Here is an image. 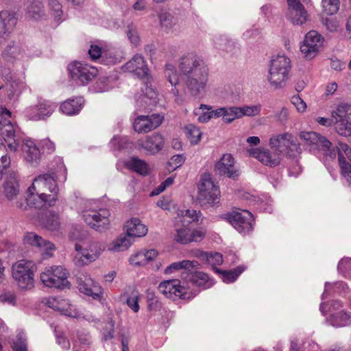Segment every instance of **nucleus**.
I'll use <instances>...</instances> for the list:
<instances>
[{
	"mask_svg": "<svg viewBox=\"0 0 351 351\" xmlns=\"http://www.w3.org/2000/svg\"><path fill=\"white\" fill-rule=\"evenodd\" d=\"M304 144L311 152L322 151L331 159L338 155L339 163L342 176L351 184V165L346 160V157L351 161V148L346 143L339 142L335 147H331V143L324 136L315 132H301L299 134Z\"/></svg>",
	"mask_w": 351,
	"mask_h": 351,
	"instance_id": "f257e3e1",
	"label": "nucleus"
},
{
	"mask_svg": "<svg viewBox=\"0 0 351 351\" xmlns=\"http://www.w3.org/2000/svg\"><path fill=\"white\" fill-rule=\"evenodd\" d=\"M269 145L271 151L259 147L248 149L247 152L263 165L272 167L280 164L282 156H293L300 149L299 143L289 132L273 135L269 138Z\"/></svg>",
	"mask_w": 351,
	"mask_h": 351,
	"instance_id": "f03ea898",
	"label": "nucleus"
},
{
	"mask_svg": "<svg viewBox=\"0 0 351 351\" xmlns=\"http://www.w3.org/2000/svg\"><path fill=\"white\" fill-rule=\"evenodd\" d=\"M179 68L186 77V86L190 94L194 97L202 96L209 79L207 65L195 54L188 53L180 58Z\"/></svg>",
	"mask_w": 351,
	"mask_h": 351,
	"instance_id": "7ed1b4c3",
	"label": "nucleus"
},
{
	"mask_svg": "<svg viewBox=\"0 0 351 351\" xmlns=\"http://www.w3.org/2000/svg\"><path fill=\"white\" fill-rule=\"evenodd\" d=\"M58 187L53 175L40 174L36 177L26 192V202L29 206L41 208L52 206L58 198Z\"/></svg>",
	"mask_w": 351,
	"mask_h": 351,
	"instance_id": "20e7f679",
	"label": "nucleus"
},
{
	"mask_svg": "<svg viewBox=\"0 0 351 351\" xmlns=\"http://www.w3.org/2000/svg\"><path fill=\"white\" fill-rule=\"evenodd\" d=\"M78 210L84 222L91 228L101 232L108 228L110 212L106 208H99L97 201L81 199Z\"/></svg>",
	"mask_w": 351,
	"mask_h": 351,
	"instance_id": "39448f33",
	"label": "nucleus"
},
{
	"mask_svg": "<svg viewBox=\"0 0 351 351\" xmlns=\"http://www.w3.org/2000/svg\"><path fill=\"white\" fill-rule=\"evenodd\" d=\"M201 216L200 211L195 210H179L177 221L183 227L177 228L175 240L180 243L186 244L190 242H198L203 239L205 232L202 230H191L188 226L192 222L197 221Z\"/></svg>",
	"mask_w": 351,
	"mask_h": 351,
	"instance_id": "423d86ee",
	"label": "nucleus"
},
{
	"mask_svg": "<svg viewBox=\"0 0 351 351\" xmlns=\"http://www.w3.org/2000/svg\"><path fill=\"white\" fill-rule=\"evenodd\" d=\"M291 69V62L287 56L281 54L274 56L269 62L267 77L270 86L275 89L285 87Z\"/></svg>",
	"mask_w": 351,
	"mask_h": 351,
	"instance_id": "0eeeda50",
	"label": "nucleus"
},
{
	"mask_svg": "<svg viewBox=\"0 0 351 351\" xmlns=\"http://www.w3.org/2000/svg\"><path fill=\"white\" fill-rule=\"evenodd\" d=\"M75 264L79 266L87 265L95 262L105 250V245L100 241L87 239L75 243Z\"/></svg>",
	"mask_w": 351,
	"mask_h": 351,
	"instance_id": "6e6552de",
	"label": "nucleus"
},
{
	"mask_svg": "<svg viewBox=\"0 0 351 351\" xmlns=\"http://www.w3.org/2000/svg\"><path fill=\"white\" fill-rule=\"evenodd\" d=\"M68 271L62 266H49L45 267L40 278L43 285L48 287L57 289L69 288Z\"/></svg>",
	"mask_w": 351,
	"mask_h": 351,
	"instance_id": "1a4fd4ad",
	"label": "nucleus"
},
{
	"mask_svg": "<svg viewBox=\"0 0 351 351\" xmlns=\"http://www.w3.org/2000/svg\"><path fill=\"white\" fill-rule=\"evenodd\" d=\"M159 291L167 298L176 300L178 299H189L192 291L190 285L186 280L172 279L161 282L158 286Z\"/></svg>",
	"mask_w": 351,
	"mask_h": 351,
	"instance_id": "9d476101",
	"label": "nucleus"
},
{
	"mask_svg": "<svg viewBox=\"0 0 351 351\" xmlns=\"http://www.w3.org/2000/svg\"><path fill=\"white\" fill-rule=\"evenodd\" d=\"M34 265L32 262L21 260L12 267V274L18 286L23 289L34 287Z\"/></svg>",
	"mask_w": 351,
	"mask_h": 351,
	"instance_id": "9b49d317",
	"label": "nucleus"
},
{
	"mask_svg": "<svg viewBox=\"0 0 351 351\" xmlns=\"http://www.w3.org/2000/svg\"><path fill=\"white\" fill-rule=\"evenodd\" d=\"M336 132L345 136H351V105L342 103L332 112Z\"/></svg>",
	"mask_w": 351,
	"mask_h": 351,
	"instance_id": "f8f14e48",
	"label": "nucleus"
},
{
	"mask_svg": "<svg viewBox=\"0 0 351 351\" xmlns=\"http://www.w3.org/2000/svg\"><path fill=\"white\" fill-rule=\"evenodd\" d=\"M46 305L70 317L77 319H86L88 321L92 320L90 315H85L78 311L75 306L71 304L68 300L60 296L48 298L46 300Z\"/></svg>",
	"mask_w": 351,
	"mask_h": 351,
	"instance_id": "ddd939ff",
	"label": "nucleus"
},
{
	"mask_svg": "<svg viewBox=\"0 0 351 351\" xmlns=\"http://www.w3.org/2000/svg\"><path fill=\"white\" fill-rule=\"evenodd\" d=\"M30 56L26 47L15 41L10 42L1 52V57L8 66L21 64L28 60Z\"/></svg>",
	"mask_w": 351,
	"mask_h": 351,
	"instance_id": "4468645a",
	"label": "nucleus"
},
{
	"mask_svg": "<svg viewBox=\"0 0 351 351\" xmlns=\"http://www.w3.org/2000/svg\"><path fill=\"white\" fill-rule=\"evenodd\" d=\"M68 70L72 80L80 85L88 84L98 73L96 67L80 62L70 64Z\"/></svg>",
	"mask_w": 351,
	"mask_h": 351,
	"instance_id": "2eb2a0df",
	"label": "nucleus"
},
{
	"mask_svg": "<svg viewBox=\"0 0 351 351\" xmlns=\"http://www.w3.org/2000/svg\"><path fill=\"white\" fill-rule=\"evenodd\" d=\"M224 219L239 233H249L253 228V215L247 210L232 211L225 215Z\"/></svg>",
	"mask_w": 351,
	"mask_h": 351,
	"instance_id": "dca6fc26",
	"label": "nucleus"
},
{
	"mask_svg": "<svg viewBox=\"0 0 351 351\" xmlns=\"http://www.w3.org/2000/svg\"><path fill=\"white\" fill-rule=\"evenodd\" d=\"M198 195L201 201L210 204H214L219 199L220 191L208 173H204L200 178L198 186Z\"/></svg>",
	"mask_w": 351,
	"mask_h": 351,
	"instance_id": "f3484780",
	"label": "nucleus"
},
{
	"mask_svg": "<svg viewBox=\"0 0 351 351\" xmlns=\"http://www.w3.org/2000/svg\"><path fill=\"white\" fill-rule=\"evenodd\" d=\"M324 37L315 30L308 32L300 45V51L306 59L315 58L323 46Z\"/></svg>",
	"mask_w": 351,
	"mask_h": 351,
	"instance_id": "a211bd4d",
	"label": "nucleus"
},
{
	"mask_svg": "<svg viewBox=\"0 0 351 351\" xmlns=\"http://www.w3.org/2000/svg\"><path fill=\"white\" fill-rule=\"evenodd\" d=\"M23 243L25 245L37 248L41 252L43 258L51 257L56 250L55 245L53 243L34 232H28L25 234Z\"/></svg>",
	"mask_w": 351,
	"mask_h": 351,
	"instance_id": "6ab92c4d",
	"label": "nucleus"
},
{
	"mask_svg": "<svg viewBox=\"0 0 351 351\" xmlns=\"http://www.w3.org/2000/svg\"><path fill=\"white\" fill-rule=\"evenodd\" d=\"M56 106L47 100L39 101L37 105L31 106L25 110V117L29 120L38 121L49 117Z\"/></svg>",
	"mask_w": 351,
	"mask_h": 351,
	"instance_id": "aec40b11",
	"label": "nucleus"
},
{
	"mask_svg": "<svg viewBox=\"0 0 351 351\" xmlns=\"http://www.w3.org/2000/svg\"><path fill=\"white\" fill-rule=\"evenodd\" d=\"M164 120V117L159 114L149 116H138L134 121V129L138 133H147L158 128Z\"/></svg>",
	"mask_w": 351,
	"mask_h": 351,
	"instance_id": "412c9836",
	"label": "nucleus"
},
{
	"mask_svg": "<svg viewBox=\"0 0 351 351\" xmlns=\"http://www.w3.org/2000/svg\"><path fill=\"white\" fill-rule=\"evenodd\" d=\"M288 8L286 12L287 19L293 25H302L306 21L308 14L300 0H287Z\"/></svg>",
	"mask_w": 351,
	"mask_h": 351,
	"instance_id": "4be33fe9",
	"label": "nucleus"
},
{
	"mask_svg": "<svg viewBox=\"0 0 351 351\" xmlns=\"http://www.w3.org/2000/svg\"><path fill=\"white\" fill-rule=\"evenodd\" d=\"M234 158L230 154H225L216 162L215 171L220 176L235 179L239 176V172L234 166Z\"/></svg>",
	"mask_w": 351,
	"mask_h": 351,
	"instance_id": "5701e85b",
	"label": "nucleus"
},
{
	"mask_svg": "<svg viewBox=\"0 0 351 351\" xmlns=\"http://www.w3.org/2000/svg\"><path fill=\"white\" fill-rule=\"evenodd\" d=\"M125 71L133 73L141 79L149 78V70L144 58L134 55L123 66Z\"/></svg>",
	"mask_w": 351,
	"mask_h": 351,
	"instance_id": "b1692460",
	"label": "nucleus"
},
{
	"mask_svg": "<svg viewBox=\"0 0 351 351\" xmlns=\"http://www.w3.org/2000/svg\"><path fill=\"white\" fill-rule=\"evenodd\" d=\"M3 193L8 201L16 199L20 193L19 176L16 171L10 172L3 184Z\"/></svg>",
	"mask_w": 351,
	"mask_h": 351,
	"instance_id": "393cba45",
	"label": "nucleus"
},
{
	"mask_svg": "<svg viewBox=\"0 0 351 351\" xmlns=\"http://www.w3.org/2000/svg\"><path fill=\"white\" fill-rule=\"evenodd\" d=\"M79 290L81 293L91 297L93 300L101 302L104 299V289L91 278H87L79 284Z\"/></svg>",
	"mask_w": 351,
	"mask_h": 351,
	"instance_id": "a878e982",
	"label": "nucleus"
},
{
	"mask_svg": "<svg viewBox=\"0 0 351 351\" xmlns=\"http://www.w3.org/2000/svg\"><path fill=\"white\" fill-rule=\"evenodd\" d=\"M197 269H193L187 273V278L186 283L190 285V291H191L192 287L196 285L202 287L203 289H208L214 285V281L211 279L208 274L197 271Z\"/></svg>",
	"mask_w": 351,
	"mask_h": 351,
	"instance_id": "bb28decb",
	"label": "nucleus"
},
{
	"mask_svg": "<svg viewBox=\"0 0 351 351\" xmlns=\"http://www.w3.org/2000/svg\"><path fill=\"white\" fill-rule=\"evenodd\" d=\"M16 23V19L8 11L0 12V44L6 40Z\"/></svg>",
	"mask_w": 351,
	"mask_h": 351,
	"instance_id": "cd10ccee",
	"label": "nucleus"
},
{
	"mask_svg": "<svg viewBox=\"0 0 351 351\" xmlns=\"http://www.w3.org/2000/svg\"><path fill=\"white\" fill-rule=\"evenodd\" d=\"M138 145L141 147L149 154H154L162 149L164 138L162 136L159 134H154L152 136H147L145 140H139L138 141Z\"/></svg>",
	"mask_w": 351,
	"mask_h": 351,
	"instance_id": "c85d7f7f",
	"label": "nucleus"
},
{
	"mask_svg": "<svg viewBox=\"0 0 351 351\" xmlns=\"http://www.w3.org/2000/svg\"><path fill=\"white\" fill-rule=\"evenodd\" d=\"M199 264L196 261L183 260L182 261L175 262L171 263L165 269V274H171L176 271L183 269L182 279L185 280L187 278V273L193 269H197Z\"/></svg>",
	"mask_w": 351,
	"mask_h": 351,
	"instance_id": "c756f323",
	"label": "nucleus"
},
{
	"mask_svg": "<svg viewBox=\"0 0 351 351\" xmlns=\"http://www.w3.org/2000/svg\"><path fill=\"white\" fill-rule=\"evenodd\" d=\"M125 234L131 237H141L148 231L147 226L138 218H132L125 224Z\"/></svg>",
	"mask_w": 351,
	"mask_h": 351,
	"instance_id": "7c9ffc66",
	"label": "nucleus"
},
{
	"mask_svg": "<svg viewBox=\"0 0 351 351\" xmlns=\"http://www.w3.org/2000/svg\"><path fill=\"white\" fill-rule=\"evenodd\" d=\"M22 152L24 159L29 163L37 162L40 158V151L31 139L23 141Z\"/></svg>",
	"mask_w": 351,
	"mask_h": 351,
	"instance_id": "2f4dec72",
	"label": "nucleus"
},
{
	"mask_svg": "<svg viewBox=\"0 0 351 351\" xmlns=\"http://www.w3.org/2000/svg\"><path fill=\"white\" fill-rule=\"evenodd\" d=\"M142 80H144V86L142 88L143 93L142 101L146 104L145 108H147V106L156 104L158 94L152 85V77L150 75H149V78H143ZM142 107L144 108L143 105Z\"/></svg>",
	"mask_w": 351,
	"mask_h": 351,
	"instance_id": "473e14b6",
	"label": "nucleus"
},
{
	"mask_svg": "<svg viewBox=\"0 0 351 351\" xmlns=\"http://www.w3.org/2000/svg\"><path fill=\"white\" fill-rule=\"evenodd\" d=\"M131 238L125 233L121 234L118 237L110 242L108 250L113 252H123L128 250L132 243Z\"/></svg>",
	"mask_w": 351,
	"mask_h": 351,
	"instance_id": "72a5a7b5",
	"label": "nucleus"
},
{
	"mask_svg": "<svg viewBox=\"0 0 351 351\" xmlns=\"http://www.w3.org/2000/svg\"><path fill=\"white\" fill-rule=\"evenodd\" d=\"M125 167L141 176H147L150 171L149 165L143 160L132 157L125 162Z\"/></svg>",
	"mask_w": 351,
	"mask_h": 351,
	"instance_id": "f704fd0d",
	"label": "nucleus"
},
{
	"mask_svg": "<svg viewBox=\"0 0 351 351\" xmlns=\"http://www.w3.org/2000/svg\"><path fill=\"white\" fill-rule=\"evenodd\" d=\"M84 99L82 97L69 99L64 101L60 106L61 111L67 115H74L81 110Z\"/></svg>",
	"mask_w": 351,
	"mask_h": 351,
	"instance_id": "c9c22d12",
	"label": "nucleus"
},
{
	"mask_svg": "<svg viewBox=\"0 0 351 351\" xmlns=\"http://www.w3.org/2000/svg\"><path fill=\"white\" fill-rule=\"evenodd\" d=\"M11 112L5 108L0 107V130L1 134H7L8 136L14 134V125L11 123L10 118Z\"/></svg>",
	"mask_w": 351,
	"mask_h": 351,
	"instance_id": "e433bc0d",
	"label": "nucleus"
},
{
	"mask_svg": "<svg viewBox=\"0 0 351 351\" xmlns=\"http://www.w3.org/2000/svg\"><path fill=\"white\" fill-rule=\"evenodd\" d=\"M26 10L28 16L34 19H41L45 15L44 6L40 0H27Z\"/></svg>",
	"mask_w": 351,
	"mask_h": 351,
	"instance_id": "4c0bfd02",
	"label": "nucleus"
},
{
	"mask_svg": "<svg viewBox=\"0 0 351 351\" xmlns=\"http://www.w3.org/2000/svg\"><path fill=\"white\" fill-rule=\"evenodd\" d=\"M329 322L335 327H342L351 324V314L343 311L331 315Z\"/></svg>",
	"mask_w": 351,
	"mask_h": 351,
	"instance_id": "58836bf2",
	"label": "nucleus"
},
{
	"mask_svg": "<svg viewBox=\"0 0 351 351\" xmlns=\"http://www.w3.org/2000/svg\"><path fill=\"white\" fill-rule=\"evenodd\" d=\"M246 267L243 265L238 266L232 270L228 271H221L219 269H215L217 273H219L221 275V279L223 282L226 283H230L235 281L239 276L242 274Z\"/></svg>",
	"mask_w": 351,
	"mask_h": 351,
	"instance_id": "ea45409f",
	"label": "nucleus"
},
{
	"mask_svg": "<svg viewBox=\"0 0 351 351\" xmlns=\"http://www.w3.org/2000/svg\"><path fill=\"white\" fill-rule=\"evenodd\" d=\"M348 290L347 285L343 282H337L335 283L326 282L324 291L322 295V300L330 293H346Z\"/></svg>",
	"mask_w": 351,
	"mask_h": 351,
	"instance_id": "a19ab883",
	"label": "nucleus"
},
{
	"mask_svg": "<svg viewBox=\"0 0 351 351\" xmlns=\"http://www.w3.org/2000/svg\"><path fill=\"white\" fill-rule=\"evenodd\" d=\"M90 337L88 334L80 333L73 346L74 351H92Z\"/></svg>",
	"mask_w": 351,
	"mask_h": 351,
	"instance_id": "79ce46f5",
	"label": "nucleus"
},
{
	"mask_svg": "<svg viewBox=\"0 0 351 351\" xmlns=\"http://www.w3.org/2000/svg\"><path fill=\"white\" fill-rule=\"evenodd\" d=\"M160 24L162 29L167 33L173 30L176 24V19L169 12H161L158 14Z\"/></svg>",
	"mask_w": 351,
	"mask_h": 351,
	"instance_id": "37998d69",
	"label": "nucleus"
},
{
	"mask_svg": "<svg viewBox=\"0 0 351 351\" xmlns=\"http://www.w3.org/2000/svg\"><path fill=\"white\" fill-rule=\"evenodd\" d=\"M212 106L201 104L198 108H195L193 111L194 114L197 117V121L199 123H207L212 119L210 113Z\"/></svg>",
	"mask_w": 351,
	"mask_h": 351,
	"instance_id": "c03bdc74",
	"label": "nucleus"
},
{
	"mask_svg": "<svg viewBox=\"0 0 351 351\" xmlns=\"http://www.w3.org/2000/svg\"><path fill=\"white\" fill-rule=\"evenodd\" d=\"M42 223L50 230H56L60 226L59 217L56 213L47 212L42 219Z\"/></svg>",
	"mask_w": 351,
	"mask_h": 351,
	"instance_id": "a18cd8bd",
	"label": "nucleus"
},
{
	"mask_svg": "<svg viewBox=\"0 0 351 351\" xmlns=\"http://www.w3.org/2000/svg\"><path fill=\"white\" fill-rule=\"evenodd\" d=\"M112 87L113 84L111 79L100 77L93 86V89L96 93H103L109 90Z\"/></svg>",
	"mask_w": 351,
	"mask_h": 351,
	"instance_id": "49530a36",
	"label": "nucleus"
},
{
	"mask_svg": "<svg viewBox=\"0 0 351 351\" xmlns=\"http://www.w3.org/2000/svg\"><path fill=\"white\" fill-rule=\"evenodd\" d=\"M49 8L51 14L53 16L54 20L57 23H60L63 21L62 4L58 0H49Z\"/></svg>",
	"mask_w": 351,
	"mask_h": 351,
	"instance_id": "de8ad7c7",
	"label": "nucleus"
},
{
	"mask_svg": "<svg viewBox=\"0 0 351 351\" xmlns=\"http://www.w3.org/2000/svg\"><path fill=\"white\" fill-rule=\"evenodd\" d=\"M165 75L171 86H176L179 83L180 75L173 64H166Z\"/></svg>",
	"mask_w": 351,
	"mask_h": 351,
	"instance_id": "09e8293b",
	"label": "nucleus"
},
{
	"mask_svg": "<svg viewBox=\"0 0 351 351\" xmlns=\"http://www.w3.org/2000/svg\"><path fill=\"white\" fill-rule=\"evenodd\" d=\"M226 111L224 123L230 124L234 120L242 118L240 106L226 107Z\"/></svg>",
	"mask_w": 351,
	"mask_h": 351,
	"instance_id": "8fccbe9b",
	"label": "nucleus"
},
{
	"mask_svg": "<svg viewBox=\"0 0 351 351\" xmlns=\"http://www.w3.org/2000/svg\"><path fill=\"white\" fill-rule=\"evenodd\" d=\"M185 132L191 143L197 144L200 141L202 132L195 125L191 124L186 126Z\"/></svg>",
	"mask_w": 351,
	"mask_h": 351,
	"instance_id": "3c124183",
	"label": "nucleus"
},
{
	"mask_svg": "<svg viewBox=\"0 0 351 351\" xmlns=\"http://www.w3.org/2000/svg\"><path fill=\"white\" fill-rule=\"evenodd\" d=\"M262 106L260 104L255 105H244L240 106L241 117H256L260 114Z\"/></svg>",
	"mask_w": 351,
	"mask_h": 351,
	"instance_id": "603ef678",
	"label": "nucleus"
},
{
	"mask_svg": "<svg viewBox=\"0 0 351 351\" xmlns=\"http://www.w3.org/2000/svg\"><path fill=\"white\" fill-rule=\"evenodd\" d=\"M4 145L0 138V180L2 178L3 171L8 169L11 163L10 157L5 153Z\"/></svg>",
	"mask_w": 351,
	"mask_h": 351,
	"instance_id": "864d4df0",
	"label": "nucleus"
},
{
	"mask_svg": "<svg viewBox=\"0 0 351 351\" xmlns=\"http://www.w3.org/2000/svg\"><path fill=\"white\" fill-rule=\"evenodd\" d=\"M324 12L326 14L332 15L335 14L339 7V0H322Z\"/></svg>",
	"mask_w": 351,
	"mask_h": 351,
	"instance_id": "5fc2aeb1",
	"label": "nucleus"
},
{
	"mask_svg": "<svg viewBox=\"0 0 351 351\" xmlns=\"http://www.w3.org/2000/svg\"><path fill=\"white\" fill-rule=\"evenodd\" d=\"M13 351H27V339L23 332H19L16 339L12 343Z\"/></svg>",
	"mask_w": 351,
	"mask_h": 351,
	"instance_id": "6e6d98bb",
	"label": "nucleus"
},
{
	"mask_svg": "<svg viewBox=\"0 0 351 351\" xmlns=\"http://www.w3.org/2000/svg\"><path fill=\"white\" fill-rule=\"evenodd\" d=\"M185 160L183 155L178 154L174 155L171 158L168 162V171H174L178 167H181Z\"/></svg>",
	"mask_w": 351,
	"mask_h": 351,
	"instance_id": "4d7b16f0",
	"label": "nucleus"
},
{
	"mask_svg": "<svg viewBox=\"0 0 351 351\" xmlns=\"http://www.w3.org/2000/svg\"><path fill=\"white\" fill-rule=\"evenodd\" d=\"M15 132L16 127L14 126V134L13 135L8 136L7 134H1L5 142L7 144L8 149L12 152H16L19 148V143L15 140Z\"/></svg>",
	"mask_w": 351,
	"mask_h": 351,
	"instance_id": "13d9d810",
	"label": "nucleus"
},
{
	"mask_svg": "<svg viewBox=\"0 0 351 351\" xmlns=\"http://www.w3.org/2000/svg\"><path fill=\"white\" fill-rule=\"evenodd\" d=\"M129 261L131 265L136 266H143L147 264L143 250L132 255Z\"/></svg>",
	"mask_w": 351,
	"mask_h": 351,
	"instance_id": "bf43d9fd",
	"label": "nucleus"
},
{
	"mask_svg": "<svg viewBox=\"0 0 351 351\" xmlns=\"http://www.w3.org/2000/svg\"><path fill=\"white\" fill-rule=\"evenodd\" d=\"M337 268L338 271L345 276L351 274V258H342L339 261Z\"/></svg>",
	"mask_w": 351,
	"mask_h": 351,
	"instance_id": "052dcab7",
	"label": "nucleus"
},
{
	"mask_svg": "<svg viewBox=\"0 0 351 351\" xmlns=\"http://www.w3.org/2000/svg\"><path fill=\"white\" fill-rule=\"evenodd\" d=\"M138 300V293L136 291H133L126 300L128 306L135 313L139 311Z\"/></svg>",
	"mask_w": 351,
	"mask_h": 351,
	"instance_id": "680f3d73",
	"label": "nucleus"
},
{
	"mask_svg": "<svg viewBox=\"0 0 351 351\" xmlns=\"http://www.w3.org/2000/svg\"><path fill=\"white\" fill-rule=\"evenodd\" d=\"M206 256L205 262L212 266L219 265L223 263L222 255L219 253H207Z\"/></svg>",
	"mask_w": 351,
	"mask_h": 351,
	"instance_id": "e2e57ef3",
	"label": "nucleus"
},
{
	"mask_svg": "<svg viewBox=\"0 0 351 351\" xmlns=\"http://www.w3.org/2000/svg\"><path fill=\"white\" fill-rule=\"evenodd\" d=\"M291 104L295 107L298 112L302 113L306 110V104L299 95H293L291 99Z\"/></svg>",
	"mask_w": 351,
	"mask_h": 351,
	"instance_id": "0e129e2a",
	"label": "nucleus"
},
{
	"mask_svg": "<svg viewBox=\"0 0 351 351\" xmlns=\"http://www.w3.org/2000/svg\"><path fill=\"white\" fill-rule=\"evenodd\" d=\"M127 36L130 41L134 45H137L139 43L140 38L135 27L130 25L128 27Z\"/></svg>",
	"mask_w": 351,
	"mask_h": 351,
	"instance_id": "69168bd1",
	"label": "nucleus"
},
{
	"mask_svg": "<svg viewBox=\"0 0 351 351\" xmlns=\"http://www.w3.org/2000/svg\"><path fill=\"white\" fill-rule=\"evenodd\" d=\"M324 25L331 32H337L339 27L338 21L333 17L323 19Z\"/></svg>",
	"mask_w": 351,
	"mask_h": 351,
	"instance_id": "338daca9",
	"label": "nucleus"
},
{
	"mask_svg": "<svg viewBox=\"0 0 351 351\" xmlns=\"http://www.w3.org/2000/svg\"><path fill=\"white\" fill-rule=\"evenodd\" d=\"M16 298L12 292H4L0 295V302L2 304H14Z\"/></svg>",
	"mask_w": 351,
	"mask_h": 351,
	"instance_id": "774afa93",
	"label": "nucleus"
}]
</instances>
